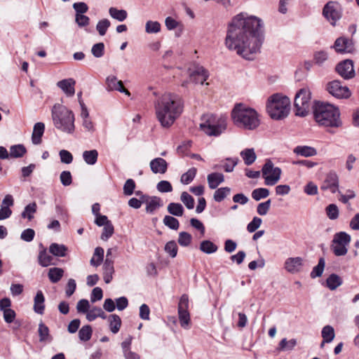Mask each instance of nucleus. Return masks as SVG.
I'll return each instance as SVG.
<instances>
[{
	"label": "nucleus",
	"instance_id": "nucleus-59",
	"mask_svg": "<svg viewBox=\"0 0 359 359\" xmlns=\"http://www.w3.org/2000/svg\"><path fill=\"white\" fill-rule=\"evenodd\" d=\"M91 53L97 58L102 57L104 53V44L102 42L94 44L91 48Z\"/></svg>",
	"mask_w": 359,
	"mask_h": 359
},
{
	"label": "nucleus",
	"instance_id": "nucleus-45",
	"mask_svg": "<svg viewBox=\"0 0 359 359\" xmlns=\"http://www.w3.org/2000/svg\"><path fill=\"white\" fill-rule=\"evenodd\" d=\"M197 172V170L196 168H191L187 170L185 173H184L180 179V181L184 184H189L191 183L194 179Z\"/></svg>",
	"mask_w": 359,
	"mask_h": 359
},
{
	"label": "nucleus",
	"instance_id": "nucleus-3",
	"mask_svg": "<svg viewBox=\"0 0 359 359\" xmlns=\"http://www.w3.org/2000/svg\"><path fill=\"white\" fill-rule=\"evenodd\" d=\"M231 118L237 127L245 130H255L260 124L257 112L242 103L234 106L231 111Z\"/></svg>",
	"mask_w": 359,
	"mask_h": 359
},
{
	"label": "nucleus",
	"instance_id": "nucleus-5",
	"mask_svg": "<svg viewBox=\"0 0 359 359\" xmlns=\"http://www.w3.org/2000/svg\"><path fill=\"white\" fill-rule=\"evenodd\" d=\"M52 118L57 129L67 134L74 132V115L65 106L55 104L52 108Z\"/></svg>",
	"mask_w": 359,
	"mask_h": 359
},
{
	"label": "nucleus",
	"instance_id": "nucleus-47",
	"mask_svg": "<svg viewBox=\"0 0 359 359\" xmlns=\"http://www.w3.org/2000/svg\"><path fill=\"white\" fill-rule=\"evenodd\" d=\"M163 222L165 226L172 230H177L180 227L179 221L171 215H165L163 218Z\"/></svg>",
	"mask_w": 359,
	"mask_h": 359
},
{
	"label": "nucleus",
	"instance_id": "nucleus-18",
	"mask_svg": "<svg viewBox=\"0 0 359 359\" xmlns=\"http://www.w3.org/2000/svg\"><path fill=\"white\" fill-rule=\"evenodd\" d=\"M303 262L300 257L287 258L285 262V269L291 273H298L302 269Z\"/></svg>",
	"mask_w": 359,
	"mask_h": 359
},
{
	"label": "nucleus",
	"instance_id": "nucleus-6",
	"mask_svg": "<svg viewBox=\"0 0 359 359\" xmlns=\"http://www.w3.org/2000/svg\"><path fill=\"white\" fill-rule=\"evenodd\" d=\"M266 111L272 119H284L290 114V100L285 95L278 93L273 94L268 99Z\"/></svg>",
	"mask_w": 359,
	"mask_h": 359
},
{
	"label": "nucleus",
	"instance_id": "nucleus-12",
	"mask_svg": "<svg viewBox=\"0 0 359 359\" xmlns=\"http://www.w3.org/2000/svg\"><path fill=\"white\" fill-rule=\"evenodd\" d=\"M189 297L187 294H182L178 304V316L180 325L187 329L190 323V315L188 311Z\"/></svg>",
	"mask_w": 359,
	"mask_h": 359
},
{
	"label": "nucleus",
	"instance_id": "nucleus-17",
	"mask_svg": "<svg viewBox=\"0 0 359 359\" xmlns=\"http://www.w3.org/2000/svg\"><path fill=\"white\" fill-rule=\"evenodd\" d=\"M336 71L345 79L353 78L355 74L353 62L350 60L339 63L336 67Z\"/></svg>",
	"mask_w": 359,
	"mask_h": 359
},
{
	"label": "nucleus",
	"instance_id": "nucleus-36",
	"mask_svg": "<svg viewBox=\"0 0 359 359\" xmlns=\"http://www.w3.org/2000/svg\"><path fill=\"white\" fill-rule=\"evenodd\" d=\"M326 284L330 290H334L342 284V280L338 275L332 273L327 278Z\"/></svg>",
	"mask_w": 359,
	"mask_h": 359
},
{
	"label": "nucleus",
	"instance_id": "nucleus-20",
	"mask_svg": "<svg viewBox=\"0 0 359 359\" xmlns=\"http://www.w3.org/2000/svg\"><path fill=\"white\" fill-rule=\"evenodd\" d=\"M107 89L109 90H117L130 96V93L124 88L121 81L118 80L115 76H109L107 78Z\"/></svg>",
	"mask_w": 359,
	"mask_h": 359
},
{
	"label": "nucleus",
	"instance_id": "nucleus-53",
	"mask_svg": "<svg viewBox=\"0 0 359 359\" xmlns=\"http://www.w3.org/2000/svg\"><path fill=\"white\" fill-rule=\"evenodd\" d=\"M271 204V199H269L264 202L260 203L257 205V212L259 215H266L270 210Z\"/></svg>",
	"mask_w": 359,
	"mask_h": 359
},
{
	"label": "nucleus",
	"instance_id": "nucleus-41",
	"mask_svg": "<svg viewBox=\"0 0 359 359\" xmlns=\"http://www.w3.org/2000/svg\"><path fill=\"white\" fill-rule=\"evenodd\" d=\"M37 205L35 202L28 204L21 214L22 218H27L32 220L34 218V214L36 212Z\"/></svg>",
	"mask_w": 359,
	"mask_h": 359
},
{
	"label": "nucleus",
	"instance_id": "nucleus-56",
	"mask_svg": "<svg viewBox=\"0 0 359 359\" xmlns=\"http://www.w3.org/2000/svg\"><path fill=\"white\" fill-rule=\"evenodd\" d=\"M239 159L238 158H227L226 162L222 165V168L226 172H231L234 167L238 164Z\"/></svg>",
	"mask_w": 359,
	"mask_h": 359
},
{
	"label": "nucleus",
	"instance_id": "nucleus-33",
	"mask_svg": "<svg viewBox=\"0 0 359 359\" xmlns=\"http://www.w3.org/2000/svg\"><path fill=\"white\" fill-rule=\"evenodd\" d=\"M168 212L173 216L181 217L183 215L184 210L181 203H170L167 207Z\"/></svg>",
	"mask_w": 359,
	"mask_h": 359
},
{
	"label": "nucleus",
	"instance_id": "nucleus-32",
	"mask_svg": "<svg viewBox=\"0 0 359 359\" xmlns=\"http://www.w3.org/2000/svg\"><path fill=\"white\" fill-rule=\"evenodd\" d=\"M64 274V270L61 268L54 267L49 269L48 276L50 281L56 283L60 280Z\"/></svg>",
	"mask_w": 359,
	"mask_h": 359
},
{
	"label": "nucleus",
	"instance_id": "nucleus-52",
	"mask_svg": "<svg viewBox=\"0 0 359 359\" xmlns=\"http://www.w3.org/2000/svg\"><path fill=\"white\" fill-rule=\"evenodd\" d=\"M110 25L111 22L108 19H102L98 21L96 25V29L100 36H104Z\"/></svg>",
	"mask_w": 359,
	"mask_h": 359
},
{
	"label": "nucleus",
	"instance_id": "nucleus-16",
	"mask_svg": "<svg viewBox=\"0 0 359 359\" xmlns=\"http://www.w3.org/2000/svg\"><path fill=\"white\" fill-rule=\"evenodd\" d=\"M339 188V177L334 171L329 172L325 178V180L321 186V189H329L332 193L334 194L338 191Z\"/></svg>",
	"mask_w": 359,
	"mask_h": 359
},
{
	"label": "nucleus",
	"instance_id": "nucleus-11",
	"mask_svg": "<svg viewBox=\"0 0 359 359\" xmlns=\"http://www.w3.org/2000/svg\"><path fill=\"white\" fill-rule=\"evenodd\" d=\"M323 14L331 25H334L341 17V6L337 2L329 1L325 5Z\"/></svg>",
	"mask_w": 359,
	"mask_h": 359
},
{
	"label": "nucleus",
	"instance_id": "nucleus-63",
	"mask_svg": "<svg viewBox=\"0 0 359 359\" xmlns=\"http://www.w3.org/2000/svg\"><path fill=\"white\" fill-rule=\"evenodd\" d=\"M135 189V183L133 180L128 179L123 185V194L126 196H130L133 194Z\"/></svg>",
	"mask_w": 359,
	"mask_h": 359
},
{
	"label": "nucleus",
	"instance_id": "nucleus-34",
	"mask_svg": "<svg viewBox=\"0 0 359 359\" xmlns=\"http://www.w3.org/2000/svg\"><path fill=\"white\" fill-rule=\"evenodd\" d=\"M104 257V250L101 247H97L95 249L94 254L90 263L93 266H98L101 264Z\"/></svg>",
	"mask_w": 359,
	"mask_h": 359
},
{
	"label": "nucleus",
	"instance_id": "nucleus-2",
	"mask_svg": "<svg viewBox=\"0 0 359 359\" xmlns=\"http://www.w3.org/2000/svg\"><path fill=\"white\" fill-rule=\"evenodd\" d=\"M156 116L163 128L170 127L183 111L181 97L175 93H165L154 104Z\"/></svg>",
	"mask_w": 359,
	"mask_h": 359
},
{
	"label": "nucleus",
	"instance_id": "nucleus-37",
	"mask_svg": "<svg viewBox=\"0 0 359 359\" xmlns=\"http://www.w3.org/2000/svg\"><path fill=\"white\" fill-rule=\"evenodd\" d=\"M199 249L204 253L212 254L217 251L218 247L212 241L205 240L201 243Z\"/></svg>",
	"mask_w": 359,
	"mask_h": 359
},
{
	"label": "nucleus",
	"instance_id": "nucleus-15",
	"mask_svg": "<svg viewBox=\"0 0 359 359\" xmlns=\"http://www.w3.org/2000/svg\"><path fill=\"white\" fill-rule=\"evenodd\" d=\"M333 47L337 53H350L354 51L353 41L344 36L337 39Z\"/></svg>",
	"mask_w": 359,
	"mask_h": 359
},
{
	"label": "nucleus",
	"instance_id": "nucleus-62",
	"mask_svg": "<svg viewBox=\"0 0 359 359\" xmlns=\"http://www.w3.org/2000/svg\"><path fill=\"white\" fill-rule=\"evenodd\" d=\"M75 22L79 27H85L89 25L90 18L84 14H76Z\"/></svg>",
	"mask_w": 359,
	"mask_h": 359
},
{
	"label": "nucleus",
	"instance_id": "nucleus-8",
	"mask_svg": "<svg viewBox=\"0 0 359 359\" xmlns=\"http://www.w3.org/2000/svg\"><path fill=\"white\" fill-rule=\"evenodd\" d=\"M311 95L308 88H302L296 94L294 102L296 116L304 117L309 114L311 106Z\"/></svg>",
	"mask_w": 359,
	"mask_h": 359
},
{
	"label": "nucleus",
	"instance_id": "nucleus-23",
	"mask_svg": "<svg viewBox=\"0 0 359 359\" xmlns=\"http://www.w3.org/2000/svg\"><path fill=\"white\" fill-rule=\"evenodd\" d=\"M114 273V262L111 259H105L103 264V279L108 284L112 278Z\"/></svg>",
	"mask_w": 359,
	"mask_h": 359
},
{
	"label": "nucleus",
	"instance_id": "nucleus-39",
	"mask_svg": "<svg viewBox=\"0 0 359 359\" xmlns=\"http://www.w3.org/2000/svg\"><path fill=\"white\" fill-rule=\"evenodd\" d=\"M27 152V149L22 144H16L10 148L9 156L12 158H21Z\"/></svg>",
	"mask_w": 359,
	"mask_h": 359
},
{
	"label": "nucleus",
	"instance_id": "nucleus-43",
	"mask_svg": "<svg viewBox=\"0 0 359 359\" xmlns=\"http://www.w3.org/2000/svg\"><path fill=\"white\" fill-rule=\"evenodd\" d=\"M38 332H39V341L41 342L51 341V337H50V334H49V329L43 323H41L39 325Z\"/></svg>",
	"mask_w": 359,
	"mask_h": 359
},
{
	"label": "nucleus",
	"instance_id": "nucleus-30",
	"mask_svg": "<svg viewBox=\"0 0 359 359\" xmlns=\"http://www.w3.org/2000/svg\"><path fill=\"white\" fill-rule=\"evenodd\" d=\"M108 321L109 323V329L113 334L118 332L121 326V319L116 314L110 315L108 317Z\"/></svg>",
	"mask_w": 359,
	"mask_h": 359
},
{
	"label": "nucleus",
	"instance_id": "nucleus-10",
	"mask_svg": "<svg viewBox=\"0 0 359 359\" xmlns=\"http://www.w3.org/2000/svg\"><path fill=\"white\" fill-rule=\"evenodd\" d=\"M262 172L265 184L267 186H273L279 181L281 170L278 167H274L273 163L270 160H268L264 165Z\"/></svg>",
	"mask_w": 359,
	"mask_h": 359
},
{
	"label": "nucleus",
	"instance_id": "nucleus-49",
	"mask_svg": "<svg viewBox=\"0 0 359 359\" xmlns=\"http://www.w3.org/2000/svg\"><path fill=\"white\" fill-rule=\"evenodd\" d=\"M92 332L93 330L90 325H84L79 331V337L81 341H87L91 338Z\"/></svg>",
	"mask_w": 359,
	"mask_h": 359
},
{
	"label": "nucleus",
	"instance_id": "nucleus-7",
	"mask_svg": "<svg viewBox=\"0 0 359 359\" xmlns=\"http://www.w3.org/2000/svg\"><path fill=\"white\" fill-rule=\"evenodd\" d=\"M200 128L209 136H218L226 128V118L212 114H205L202 117Z\"/></svg>",
	"mask_w": 359,
	"mask_h": 359
},
{
	"label": "nucleus",
	"instance_id": "nucleus-55",
	"mask_svg": "<svg viewBox=\"0 0 359 359\" xmlns=\"http://www.w3.org/2000/svg\"><path fill=\"white\" fill-rule=\"evenodd\" d=\"M164 250L172 258H174L177 256L178 248L175 241H170L165 244Z\"/></svg>",
	"mask_w": 359,
	"mask_h": 359
},
{
	"label": "nucleus",
	"instance_id": "nucleus-58",
	"mask_svg": "<svg viewBox=\"0 0 359 359\" xmlns=\"http://www.w3.org/2000/svg\"><path fill=\"white\" fill-rule=\"evenodd\" d=\"M114 228L111 223L107 224V225L104 226L102 233L101 234V239L102 241H107L114 233Z\"/></svg>",
	"mask_w": 359,
	"mask_h": 359
},
{
	"label": "nucleus",
	"instance_id": "nucleus-22",
	"mask_svg": "<svg viewBox=\"0 0 359 359\" xmlns=\"http://www.w3.org/2000/svg\"><path fill=\"white\" fill-rule=\"evenodd\" d=\"M150 168L151 171L155 174H164L167 170L168 163L165 160L162 158H156L151 161Z\"/></svg>",
	"mask_w": 359,
	"mask_h": 359
},
{
	"label": "nucleus",
	"instance_id": "nucleus-50",
	"mask_svg": "<svg viewBox=\"0 0 359 359\" xmlns=\"http://www.w3.org/2000/svg\"><path fill=\"white\" fill-rule=\"evenodd\" d=\"M180 200L184 204L187 209L191 210L194 208V199L187 192L183 191L181 194Z\"/></svg>",
	"mask_w": 359,
	"mask_h": 359
},
{
	"label": "nucleus",
	"instance_id": "nucleus-24",
	"mask_svg": "<svg viewBox=\"0 0 359 359\" xmlns=\"http://www.w3.org/2000/svg\"><path fill=\"white\" fill-rule=\"evenodd\" d=\"M45 125L42 122H38L34 124L32 135V142L34 144L41 143V137L44 133Z\"/></svg>",
	"mask_w": 359,
	"mask_h": 359
},
{
	"label": "nucleus",
	"instance_id": "nucleus-29",
	"mask_svg": "<svg viewBox=\"0 0 359 359\" xmlns=\"http://www.w3.org/2000/svg\"><path fill=\"white\" fill-rule=\"evenodd\" d=\"M240 154L246 165H252L257 158L254 149H245Z\"/></svg>",
	"mask_w": 359,
	"mask_h": 359
},
{
	"label": "nucleus",
	"instance_id": "nucleus-48",
	"mask_svg": "<svg viewBox=\"0 0 359 359\" xmlns=\"http://www.w3.org/2000/svg\"><path fill=\"white\" fill-rule=\"evenodd\" d=\"M161 28V24L157 21L148 20L145 25V32L148 34L158 33Z\"/></svg>",
	"mask_w": 359,
	"mask_h": 359
},
{
	"label": "nucleus",
	"instance_id": "nucleus-13",
	"mask_svg": "<svg viewBox=\"0 0 359 359\" xmlns=\"http://www.w3.org/2000/svg\"><path fill=\"white\" fill-rule=\"evenodd\" d=\"M188 72L190 81L195 84L203 85L209 76L208 70L199 65H191Z\"/></svg>",
	"mask_w": 359,
	"mask_h": 359
},
{
	"label": "nucleus",
	"instance_id": "nucleus-4",
	"mask_svg": "<svg viewBox=\"0 0 359 359\" xmlns=\"http://www.w3.org/2000/svg\"><path fill=\"white\" fill-rule=\"evenodd\" d=\"M313 116L315 121L321 126L339 128L342 124L339 110L330 104L316 102Z\"/></svg>",
	"mask_w": 359,
	"mask_h": 359
},
{
	"label": "nucleus",
	"instance_id": "nucleus-44",
	"mask_svg": "<svg viewBox=\"0 0 359 359\" xmlns=\"http://www.w3.org/2000/svg\"><path fill=\"white\" fill-rule=\"evenodd\" d=\"M269 190L266 188H257L252 191V198L259 201L262 198H265L269 196Z\"/></svg>",
	"mask_w": 359,
	"mask_h": 359
},
{
	"label": "nucleus",
	"instance_id": "nucleus-64",
	"mask_svg": "<svg viewBox=\"0 0 359 359\" xmlns=\"http://www.w3.org/2000/svg\"><path fill=\"white\" fill-rule=\"evenodd\" d=\"M157 190L161 193H168L172 191L171 184L166 180L160 181L156 186Z\"/></svg>",
	"mask_w": 359,
	"mask_h": 359
},
{
	"label": "nucleus",
	"instance_id": "nucleus-60",
	"mask_svg": "<svg viewBox=\"0 0 359 359\" xmlns=\"http://www.w3.org/2000/svg\"><path fill=\"white\" fill-rule=\"evenodd\" d=\"M262 223V219L258 217H254L252 220L248 224L247 230L250 233L256 231Z\"/></svg>",
	"mask_w": 359,
	"mask_h": 359
},
{
	"label": "nucleus",
	"instance_id": "nucleus-21",
	"mask_svg": "<svg viewBox=\"0 0 359 359\" xmlns=\"http://www.w3.org/2000/svg\"><path fill=\"white\" fill-rule=\"evenodd\" d=\"M76 81L73 79H66L57 83L59 87L67 96H73L75 93Z\"/></svg>",
	"mask_w": 359,
	"mask_h": 359
},
{
	"label": "nucleus",
	"instance_id": "nucleus-26",
	"mask_svg": "<svg viewBox=\"0 0 359 359\" xmlns=\"http://www.w3.org/2000/svg\"><path fill=\"white\" fill-rule=\"evenodd\" d=\"M45 297L42 291L39 290L34 299V311L39 314H43L44 312Z\"/></svg>",
	"mask_w": 359,
	"mask_h": 359
},
{
	"label": "nucleus",
	"instance_id": "nucleus-1",
	"mask_svg": "<svg viewBox=\"0 0 359 359\" xmlns=\"http://www.w3.org/2000/svg\"><path fill=\"white\" fill-rule=\"evenodd\" d=\"M264 41L262 20L241 13L227 25L225 45L246 60H253Z\"/></svg>",
	"mask_w": 359,
	"mask_h": 359
},
{
	"label": "nucleus",
	"instance_id": "nucleus-19",
	"mask_svg": "<svg viewBox=\"0 0 359 359\" xmlns=\"http://www.w3.org/2000/svg\"><path fill=\"white\" fill-rule=\"evenodd\" d=\"M144 201L146 204V212L149 214H154L156 210L163 205L161 198L158 196L145 195Z\"/></svg>",
	"mask_w": 359,
	"mask_h": 359
},
{
	"label": "nucleus",
	"instance_id": "nucleus-9",
	"mask_svg": "<svg viewBox=\"0 0 359 359\" xmlns=\"http://www.w3.org/2000/svg\"><path fill=\"white\" fill-rule=\"evenodd\" d=\"M351 242V236L344 231L334 235L332 241L331 250L337 257L344 256L348 252L347 246Z\"/></svg>",
	"mask_w": 359,
	"mask_h": 359
},
{
	"label": "nucleus",
	"instance_id": "nucleus-42",
	"mask_svg": "<svg viewBox=\"0 0 359 359\" xmlns=\"http://www.w3.org/2000/svg\"><path fill=\"white\" fill-rule=\"evenodd\" d=\"M325 266V261L323 257H320L318 260V264L313 267L312 271L311 272V277L312 278H316L317 277H320L322 276L324 269Z\"/></svg>",
	"mask_w": 359,
	"mask_h": 359
},
{
	"label": "nucleus",
	"instance_id": "nucleus-40",
	"mask_svg": "<svg viewBox=\"0 0 359 359\" xmlns=\"http://www.w3.org/2000/svg\"><path fill=\"white\" fill-rule=\"evenodd\" d=\"M321 335L324 342L330 343L334 338V330L331 325H325L321 332Z\"/></svg>",
	"mask_w": 359,
	"mask_h": 359
},
{
	"label": "nucleus",
	"instance_id": "nucleus-46",
	"mask_svg": "<svg viewBox=\"0 0 359 359\" xmlns=\"http://www.w3.org/2000/svg\"><path fill=\"white\" fill-rule=\"evenodd\" d=\"M231 192L229 187H222L217 189L214 193V200L217 202L222 201Z\"/></svg>",
	"mask_w": 359,
	"mask_h": 359
},
{
	"label": "nucleus",
	"instance_id": "nucleus-27",
	"mask_svg": "<svg viewBox=\"0 0 359 359\" xmlns=\"http://www.w3.org/2000/svg\"><path fill=\"white\" fill-rule=\"evenodd\" d=\"M293 152L298 156L304 157H311L317 154V151L314 147L304 145L296 147Z\"/></svg>",
	"mask_w": 359,
	"mask_h": 359
},
{
	"label": "nucleus",
	"instance_id": "nucleus-57",
	"mask_svg": "<svg viewBox=\"0 0 359 359\" xmlns=\"http://www.w3.org/2000/svg\"><path fill=\"white\" fill-rule=\"evenodd\" d=\"M328 58L327 53L325 50L317 51L313 55V61L318 65H323Z\"/></svg>",
	"mask_w": 359,
	"mask_h": 359
},
{
	"label": "nucleus",
	"instance_id": "nucleus-61",
	"mask_svg": "<svg viewBox=\"0 0 359 359\" xmlns=\"http://www.w3.org/2000/svg\"><path fill=\"white\" fill-rule=\"evenodd\" d=\"M326 213L329 219H336L339 217V209L335 204H330L326 208Z\"/></svg>",
	"mask_w": 359,
	"mask_h": 359
},
{
	"label": "nucleus",
	"instance_id": "nucleus-51",
	"mask_svg": "<svg viewBox=\"0 0 359 359\" xmlns=\"http://www.w3.org/2000/svg\"><path fill=\"white\" fill-rule=\"evenodd\" d=\"M192 241V236L186 231H182L179 233L177 242L182 247L189 246Z\"/></svg>",
	"mask_w": 359,
	"mask_h": 359
},
{
	"label": "nucleus",
	"instance_id": "nucleus-31",
	"mask_svg": "<svg viewBox=\"0 0 359 359\" xmlns=\"http://www.w3.org/2000/svg\"><path fill=\"white\" fill-rule=\"evenodd\" d=\"M109 13L112 18L119 22L124 21L128 17V13L126 11L123 9L119 10L115 7H111L109 9Z\"/></svg>",
	"mask_w": 359,
	"mask_h": 359
},
{
	"label": "nucleus",
	"instance_id": "nucleus-54",
	"mask_svg": "<svg viewBox=\"0 0 359 359\" xmlns=\"http://www.w3.org/2000/svg\"><path fill=\"white\" fill-rule=\"evenodd\" d=\"M296 344H297L296 339H292L287 341V339L284 338L280 341L278 349L280 351L292 350L294 348V347L296 346Z\"/></svg>",
	"mask_w": 359,
	"mask_h": 359
},
{
	"label": "nucleus",
	"instance_id": "nucleus-38",
	"mask_svg": "<svg viewBox=\"0 0 359 359\" xmlns=\"http://www.w3.org/2000/svg\"><path fill=\"white\" fill-rule=\"evenodd\" d=\"M98 157V152L96 149L85 151L83 153V158L85 162L88 165L96 163Z\"/></svg>",
	"mask_w": 359,
	"mask_h": 359
},
{
	"label": "nucleus",
	"instance_id": "nucleus-25",
	"mask_svg": "<svg viewBox=\"0 0 359 359\" xmlns=\"http://www.w3.org/2000/svg\"><path fill=\"white\" fill-rule=\"evenodd\" d=\"M207 180L210 189H215L224 181V176L219 172H212L208 175Z\"/></svg>",
	"mask_w": 359,
	"mask_h": 359
},
{
	"label": "nucleus",
	"instance_id": "nucleus-28",
	"mask_svg": "<svg viewBox=\"0 0 359 359\" xmlns=\"http://www.w3.org/2000/svg\"><path fill=\"white\" fill-rule=\"evenodd\" d=\"M67 251L68 248L63 244L53 243L49 246V252L55 257H64Z\"/></svg>",
	"mask_w": 359,
	"mask_h": 359
},
{
	"label": "nucleus",
	"instance_id": "nucleus-35",
	"mask_svg": "<svg viewBox=\"0 0 359 359\" xmlns=\"http://www.w3.org/2000/svg\"><path fill=\"white\" fill-rule=\"evenodd\" d=\"M53 258L51 255H48L46 250L43 249L39 253L38 261L39 264L43 266L46 267L53 264L52 261Z\"/></svg>",
	"mask_w": 359,
	"mask_h": 359
},
{
	"label": "nucleus",
	"instance_id": "nucleus-14",
	"mask_svg": "<svg viewBox=\"0 0 359 359\" xmlns=\"http://www.w3.org/2000/svg\"><path fill=\"white\" fill-rule=\"evenodd\" d=\"M327 90L330 94L339 99L348 98L351 95L348 88L342 86L339 81L328 83Z\"/></svg>",
	"mask_w": 359,
	"mask_h": 359
}]
</instances>
